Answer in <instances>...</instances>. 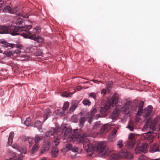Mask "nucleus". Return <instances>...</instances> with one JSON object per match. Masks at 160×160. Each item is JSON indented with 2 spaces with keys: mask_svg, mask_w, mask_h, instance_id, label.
I'll list each match as a JSON object with an SVG mask.
<instances>
[{
  "mask_svg": "<svg viewBox=\"0 0 160 160\" xmlns=\"http://www.w3.org/2000/svg\"><path fill=\"white\" fill-rule=\"evenodd\" d=\"M88 135V134L84 133L79 139L80 143H83V148L86 151L88 156H91L94 151L97 150L99 153H102L103 155H108L111 160H116L119 158V155L113 152L108 153V148L103 142H99L96 147L94 144L90 142L89 140L86 137Z\"/></svg>",
  "mask_w": 160,
  "mask_h": 160,
  "instance_id": "f257e3e1",
  "label": "nucleus"
},
{
  "mask_svg": "<svg viewBox=\"0 0 160 160\" xmlns=\"http://www.w3.org/2000/svg\"><path fill=\"white\" fill-rule=\"evenodd\" d=\"M70 130L66 129L65 127H62L61 128H51L46 133L45 138H49L50 135H53L56 138L54 140V143L55 146H57L60 142V138L62 134L64 133L63 135L64 138H68L70 136Z\"/></svg>",
  "mask_w": 160,
  "mask_h": 160,
  "instance_id": "f03ea898",
  "label": "nucleus"
},
{
  "mask_svg": "<svg viewBox=\"0 0 160 160\" xmlns=\"http://www.w3.org/2000/svg\"><path fill=\"white\" fill-rule=\"evenodd\" d=\"M32 23L30 22V24L29 25H24V22L21 21H18L17 22V25H19V27H22L24 28V31L26 32V33L22 34H21L22 32L20 31L18 32V35H21L26 38H29L37 41L39 43H42L44 41L43 38L41 36H38L37 37L35 34H31V32L29 31V30L32 27Z\"/></svg>",
  "mask_w": 160,
  "mask_h": 160,
  "instance_id": "7ed1b4c3",
  "label": "nucleus"
},
{
  "mask_svg": "<svg viewBox=\"0 0 160 160\" xmlns=\"http://www.w3.org/2000/svg\"><path fill=\"white\" fill-rule=\"evenodd\" d=\"M24 28L22 27H14L12 26H0V34L10 33L12 35H18V32H22L21 34L23 35L26 33V32L24 31Z\"/></svg>",
  "mask_w": 160,
  "mask_h": 160,
  "instance_id": "20e7f679",
  "label": "nucleus"
},
{
  "mask_svg": "<svg viewBox=\"0 0 160 160\" xmlns=\"http://www.w3.org/2000/svg\"><path fill=\"white\" fill-rule=\"evenodd\" d=\"M118 101V97L117 94H114L112 97V98L108 100L103 107H101L100 110L101 113L104 115L107 114V112L108 109L111 108L115 106Z\"/></svg>",
  "mask_w": 160,
  "mask_h": 160,
  "instance_id": "39448f33",
  "label": "nucleus"
},
{
  "mask_svg": "<svg viewBox=\"0 0 160 160\" xmlns=\"http://www.w3.org/2000/svg\"><path fill=\"white\" fill-rule=\"evenodd\" d=\"M144 102L143 101H141L139 104V108L137 112V114L139 116L142 115V112L143 113V116L145 118H147L149 116L152 109V106H149L147 108H145L144 111H143V108Z\"/></svg>",
  "mask_w": 160,
  "mask_h": 160,
  "instance_id": "423d86ee",
  "label": "nucleus"
},
{
  "mask_svg": "<svg viewBox=\"0 0 160 160\" xmlns=\"http://www.w3.org/2000/svg\"><path fill=\"white\" fill-rule=\"evenodd\" d=\"M17 10L18 7H17L11 8L9 6H8L4 8L3 11L4 12H8L12 14L15 13L16 15L23 17V15L22 13L17 12Z\"/></svg>",
  "mask_w": 160,
  "mask_h": 160,
  "instance_id": "0eeeda50",
  "label": "nucleus"
},
{
  "mask_svg": "<svg viewBox=\"0 0 160 160\" xmlns=\"http://www.w3.org/2000/svg\"><path fill=\"white\" fill-rule=\"evenodd\" d=\"M148 149V146L147 144L145 143L142 145L137 146L135 149L136 154H138L141 152L146 153Z\"/></svg>",
  "mask_w": 160,
  "mask_h": 160,
  "instance_id": "6e6552de",
  "label": "nucleus"
},
{
  "mask_svg": "<svg viewBox=\"0 0 160 160\" xmlns=\"http://www.w3.org/2000/svg\"><path fill=\"white\" fill-rule=\"evenodd\" d=\"M128 139L129 140L126 142V144L129 149L133 148L135 144V138L134 134L132 133L130 134Z\"/></svg>",
  "mask_w": 160,
  "mask_h": 160,
  "instance_id": "1a4fd4ad",
  "label": "nucleus"
},
{
  "mask_svg": "<svg viewBox=\"0 0 160 160\" xmlns=\"http://www.w3.org/2000/svg\"><path fill=\"white\" fill-rule=\"evenodd\" d=\"M52 135H50L49 138L48 139L47 138L46 139L45 138V136L44 137V141L45 142H46V143L44 144L42 148H41V153H43L46 151H48L51 145V142L49 141H48L47 140H49L50 138V136H52Z\"/></svg>",
  "mask_w": 160,
  "mask_h": 160,
  "instance_id": "9d476101",
  "label": "nucleus"
},
{
  "mask_svg": "<svg viewBox=\"0 0 160 160\" xmlns=\"http://www.w3.org/2000/svg\"><path fill=\"white\" fill-rule=\"evenodd\" d=\"M131 102L130 101H127L125 104L122 108L121 111L124 113L127 114L131 111Z\"/></svg>",
  "mask_w": 160,
  "mask_h": 160,
  "instance_id": "9b49d317",
  "label": "nucleus"
},
{
  "mask_svg": "<svg viewBox=\"0 0 160 160\" xmlns=\"http://www.w3.org/2000/svg\"><path fill=\"white\" fill-rule=\"evenodd\" d=\"M78 150V149L77 147H73L72 145L69 143L66 144L63 148V150L66 152L69 150H71L73 152H77Z\"/></svg>",
  "mask_w": 160,
  "mask_h": 160,
  "instance_id": "f8f14e48",
  "label": "nucleus"
},
{
  "mask_svg": "<svg viewBox=\"0 0 160 160\" xmlns=\"http://www.w3.org/2000/svg\"><path fill=\"white\" fill-rule=\"evenodd\" d=\"M111 129V125L109 124H107L103 125L100 131V134L103 132H107Z\"/></svg>",
  "mask_w": 160,
  "mask_h": 160,
  "instance_id": "ddd939ff",
  "label": "nucleus"
},
{
  "mask_svg": "<svg viewBox=\"0 0 160 160\" xmlns=\"http://www.w3.org/2000/svg\"><path fill=\"white\" fill-rule=\"evenodd\" d=\"M148 128L152 129L153 130H154L155 129L154 125L152 124L149 120L147 121L143 127V129H148Z\"/></svg>",
  "mask_w": 160,
  "mask_h": 160,
  "instance_id": "4468645a",
  "label": "nucleus"
},
{
  "mask_svg": "<svg viewBox=\"0 0 160 160\" xmlns=\"http://www.w3.org/2000/svg\"><path fill=\"white\" fill-rule=\"evenodd\" d=\"M79 102L78 100L73 101L72 103V105L69 108L70 113L73 112L78 107Z\"/></svg>",
  "mask_w": 160,
  "mask_h": 160,
  "instance_id": "2eb2a0df",
  "label": "nucleus"
},
{
  "mask_svg": "<svg viewBox=\"0 0 160 160\" xmlns=\"http://www.w3.org/2000/svg\"><path fill=\"white\" fill-rule=\"evenodd\" d=\"M51 112L50 109H47L44 112L43 118V122H44L51 115Z\"/></svg>",
  "mask_w": 160,
  "mask_h": 160,
  "instance_id": "dca6fc26",
  "label": "nucleus"
},
{
  "mask_svg": "<svg viewBox=\"0 0 160 160\" xmlns=\"http://www.w3.org/2000/svg\"><path fill=\"white\" fill-rule=\"evenodd\" d=\"M1 43L2 44V46L4 48L9 47L13 48L15 47V44L9 43L4 41L1 42Z\"/></svg>",
  "mask_w": 160,
  "mask_h": 160,
  "instance_id": "f3484780",
  "label": "nucleus"
},
{
  "mask_svg": "<svg viewBox=\"0 0 160 160\" xmlns=\"http://www.w3.org/2000/svg\"><path fill=\"white\" fill-rule=\"evenodd\" d=\"M119 111L116 108L113 111L112 115L111 118L112 119H115L119 115Z\"/></svg>",
  "mask_w": 160,
  "mask_h": 160,
  "instance_id": "a211bd4d",
  "label": "nucleus"
},
{
  "mask_svg": "<svg viewBox=\"0 0 160 160\" xmlns=\"http://www.w3.org/2000/svg\"><path fill=\"white\" fill-rule=\"evenodd\" d=\"M158 147V144H154L153 145L151 146L150 149V152L153 153L155 152L159 151V149Z\"/></svg>",
  "mask_w": 160,
  "mask_h": 160,
  "instance_id": "6ab92c4d",
  "label": "nucleus"
},
{
  "mask_svg": "<svg viewBox=\"0 0 160 160\" xmlns=\"http://www.w3.org/2000/svg\"><path fill=\"white\" fill-rule=\"evenodd\" d=\"M129 152H128L126 149H122L120 152V157L123 158H126L127 157V155Z\"/></svg>",
  "mask_w": 160,
  "mask_h": 160,
  "instance_id": "aec40b11",
  "label": "nucleus"
},
{
  "mask_svg": "<svg viewBox=\"0 0 160 160\" xmlns=\"http://www.w3.org/2000/svg\"><path fill=\"white\" fill-rule=\"evenodd\" d=\"M14 135V132H11L9 134L8 138V144L9 145H10L12 144V139Z\"/></svg>",
  "mask_w": 160,
  "mask_h": 160,
  "instance_id": "412c9836",
  "label": "nucleus"
},
{
  "mask_svg": "<svg viewBox=\"0 0 160 160\" xmlns=\"http://www.w3.org/2000/svg\"><path fill=\"white\" fill-rule=\"evenodd\" d=\"M43 136L37 135L35 137L34 141L35 143H38L43 139Z\"/></svg>",
  "mask_w": 160,
  "mask_h": 160,
  "instance_id": "4be33fe9",
  "label": "nucleus"
},
{
  "mask_svg": "<svg viewBox=\"0 0 160 160\" xmlns=\"http://www.w3.org/2000/svg\"><path fill=\"white\" fill-rule=\"evenodd\" d=\"M39 147V144L38 143H35L33 145L31 150V153L33 154L37 150Z\"/></svg>",
  "mask_w": 160,
  "mask_h": 160,
  "instance_id": "5701e85b",
  "label": "nucleus"
},
{
  "mask_svg": "<svg viewBox=\"0 0 160 160\" xmlns=\"http://www.w3.org/2000/svg\"><path fill=\"white\" fill-rule=\"evenodd\" d=\"M42 123L41 121H36L35 123L34 126L38 129H40L42 128Z\"/></svg>",
  "mask_w": 160,
  "mask_h": 160,
  "instance_id": "b1692460",
  "label": "nucleus"
},
{
  "mask_svg": "<svg viewBox=\"0 0 160 160\" xmlns=\"http://www.w3.org/2000/svg\"><path fill=\"white\" fill-rule=\"evenodd\" d=\"M86 121L85 117H82L79 119V126L81 128L84 126V124Z\"/></svg>",
  "mask_w": 160,
  "mask_h": 160,
  "instance_id": "393cba45",
  "label": "nucleus"
},
{
  "mask_svg": "<svg viewBox=\"0 0 160 160\" xmlns=\"http://www.w3.org/2000/svg\"><path fill=\"white\" fill-rule=\"evenodd\" d=\"M58 150L57 148H53L52 151V154L54 157H56L58 156Z\"/></svg>",
  "mask_w": 160,
  "mask_h": 160,
  "instance_id": "a878e982",
  "label": "nucleus"
},
{
  "mask_svg": "<svg viewBox=\"0 0 160 160\" xmlns=\"http://www.w3.org/2000/svg\"><path fill=\"white\" fill-rule=\"evenodd\" d=\"M94 119H97L96 118H94L93 116H92L90 115L89 116L87 117V120L88 121V123L90 124L92 122V121L93 118Z\"/></svg>",
  "mask_w": 160,
  "mask_h": 160,
  "instance_id": "bb28decb",
  "label": "nucleus"
},
{
  "mask_svg": "<svg viewBox=\"0 0 160 160\" xmlns=\"http://www.w3.org/2000/svg\"><path fill=\"white\" fill-rule=\"evenodd\" d=\"M69 106V102H65L64 104L63 107V110L66 111L68 108Z\"/></svg>",
  "mask_w": 160,
  "mask_h": 160,
  "instance_id": "cd10ccee",
  "label": "nucleus"
},
{
  "mask_svg": "<svg viewBox=\"0 0 160 160\" xmlns=\"http://www.w3.org/2000/svg\"><path fill=\"white\" fill-rule=\"evenodd\" d=\"M80 136V135L78 133H74L71 135V138L74 140L78 139Z\"/></svg>",
  "mask_w": 160,
  "mask_h": 160,
  "instance_id": "c85d7f7f",
  "label": "nucleus"
},
{
  "mask_svg": "<svg viewBox=\"0 0 160 160\" xmlns=\"http://www.w3.org/2000/svg\"><path fill=\"white\" fill-rule=\"evenodd\" d=\"M41 28L40 27H36L33 30V33H36L37 34L41 32Z\"/></svg>",
  "mask_w": 160,
  "mask_h": 160,
  "instance_id": "c756f323",
  "label": "nucleus"
},
{
  "mask_svg": "<svg viewBox=\"0 0 160 160\" xmlns=\"http://www.w3.org/2000/svg\"><path fill=\"white\" fill-rule=\"evenodd\" d=\"M31 121V119L30 118H27L26 120L24 122V124L27 126H29L30 122Z\"/></svg>",
  "mask_w": 160,
  "mask_h": 160,
  "instance_id": "7c9ffc66",
  "label": "nucleus"
},
{
  "mask_svg": "<svg viewBox=\"0 0 160 160\" xmlns=\"http://www.w3.org/2000/svg\"><path fill=\"white\" fill-rule=\"evenodd\" d=\"M133 123L132 122L130 121L129 124L128 128L131 131H133Z\"/></svg>",
  "mask_w": 160,
  "mask_h": 160,
  "instance_id": "2f4dec72",
  "label": "nucleus"
},
{
  "mask_svg": "<svg viewBox=\"0 0 160 160\" xmlns=\"http://www.w3.org/2000/svg\"><path fill=\"white\" fill-rule=\"evenodd\" d=\"M83 104L85 105L89 106L91 104V102L88 100L86 99L83 101Z\"/></svg>",
  "mask_w": 160,
  "mask_h": 160,
  "instance_id": "473e14b6",
  "label": "nucleus"
},
{
  "mask_svg": "<svg viewBox=\"0 0 160 160\" xmlns=\"http://www.w3.org/2000/svg\"><path fill=\"white\" fill-rule=\"evenodd\" d=\"M97 109L96 108H94L92 111L90 112L89 115L94 117V115L97 112Z\"/></svg>",
  "mask_w": 160,
  "mask_h": 160,
  "instance_id": "72a5a7b5",
  "label": "nucleus"
},
{
  "mask_svg": "<svg viewBox=\"0 0 160 160\" xmlns=\"http://www.w3.org/2000/svg\"><path fill=\"white\" fill-rule=\"evenodd\" d=\"M125 158H127L129 160H132L133 159V156L132 154L129 152L127 155V157H126Z\"/></svg>",
  "mask_w": 160,
  "mask_h": 160,
  "instance_id": "f704fd0d",
  "label": "nucleus"
},
{
  "mask_svg": "<svg viewBox=\"0 0 160 160\" xmlns=\"http://www.w3.org/2000/svg\"><path fill=\"white\" fill-rule=\"evenodd\" d=\"M113 85V82H112L110 81L108 82L107 84V89L108 90H109V88H112Z\"/></svg>",
  "mask_w": 160,
  "mask_h": 160,
  "instance_id": "c9c22d12",
  "label": "nucleus"
},
{
  "mask_svg": "<svg viewBox=\"0 0 160 160\" xmlns=\"http://www.w3.org/2000/svg\"><path fill=\"white\" fill-rule=\"evenodd\" d=\"M96 93L95 92H91L89 94V97L93 98L94 99H96Z\"/></svg>",
  "mask_w": 160,
  "mask_h": 160,
  "instance_id": "e433bc0d",
  "label": "nucleus"
},
{
  "mask_svg": "<svg viewBox=\"0 0 160 160\" xmlns=\"http://www.w3.org/2000/svg\"><path fill=\"white\" fill-rule=\"evenodd\" d=\"M75 92V91L74 90V92H70V93L69 94V93H68V92L65 91V92H64L63 93V96H64L65 97H68L70 96V94H71V95H72V94L73 93H74Z\"/></svg>",
  "mask_w": 160,
  "mask_h": 160,
  "instance_id": "4c0bfd02",
  "label": "nucleus"
},
{
  "mask_svg": "<svg viewBox=\"0 0 160 160\" xmlns=\"http://www.w3.org/2000/svg\"><path fill=\"white\" fill-rule=\"evenodd\" d=\"M117 145L118 146L119 148H122L123 146V144L122 143V140H120L118 142Z\"/></svg>",
  "mask_w": 160,
  "mask_h": 160,
  "instance_id": "58836bf2",
  "label": "nucleus"
},
{
  "mask_svg": "<svg viewBox=\"0 0 160 160\" xmlns=\"http://www.w3.org/2000/svg\"><path fill=\"white\" fill-rule=\"evenodd\" d=\"M26 148L25 147H24L20 149V152H21V153L25 154L26 153Z\"/></svg>",
  "mask_w": 160,
  "mask_h": 160,
  "instance_id": "ea45409f",
  "label": "nucleus"
},
{
  "mask_svg": "<svg viewBox=\"0 0 160 160\" xmlns=\"http://www.w3.org/2000/svg\"><path fill=\"white\" fill-rule=\"evenodd\" d=\"M4 53L8 57H10L12 55V53L11 51H6L4 52Z\"/></svg>",
  "mask_w": 160,
  "mask_h": 160,
  "instance_id": "a19ab883",
  "label": "nucleus"
},
{
  "mask_svg": "<svg viewBox=\"0 0 160 160\" xmlns=\"http://www.w3.org/2000/svg\"><path fill=\"white\" fill-rule=\"evenodd\" d=\"M147 158L144 155H142L138 158V160H147Z\"/></svg>",
  "mask_w": 160,
  "mask_h": 160,
  "instance_id": "79ce46f5",
  "label": "nucleus"
},
{
  "mask_svg": "<svg viewBox=\"0 0 160 160\" xmlns=\"http://www.w3.org/2000/svg\"><path fill=\"white\" fill-rule=\"evenodd\" d=\"M117 130L116 129H114L112 130V132L111 134L109 136V138H110L111 135L113 136V135H114L117 132Z\"/></svg>",
  "mask_w": 160,
  "mask_h": 160,
  "instance_id": "37998d69",
  "label": "nucleus"
},
{
  "mask_svg": "<svg viewBox=\"0 0 160 160\" xmlns=\"http://www.w3.org/2000/svg\"><path fill=\"white\" fill-rule=\"evenodd\" d=\"M99 125H100V123H99V122H96L95 123V124L93 126L94 129H97L98 128V126Z\"/></svg>",
  "mask_w": 160,
  "mask_h": 160,
  "instance_id": "c03bdc74",
  "label": "nucleus"
},
{
  "mask_svg": "<svg viewBox=\"0 0 160 160\" xmlns=\"http://www.w3.org/2000/svg\"><path fill=\"white\" fill-rule=\"evenodd\" d=\"M109 91V90H107L106 89H103L101 91V94H103V95H106V92H107V91Z\"/></svg>",
  "mask_w": 160,
  "mask_h": 160,
  "instance_id": "a18cd8bd",
  "label": "nucleus"
},
{
  "mask_svg": "<svg viewBox=\"0 0 160 160\" xmlns=\"http://www.w3.org/2000/svg\"><path fill=\"white\" fill-rule=\"evenodd\" d=\"M36 56H42L43 55V53L40 51H38L36 53Z\"/></svg>",
  "mask_w": 160,
  "mask_h": 160,
  "instance_id": "49530a36",
  "label": "nucleus"
},
{
  "mask_svg": "<svg viewBox=\"0 0 160 160\" xmlns=\"http://www.w3.org/2000/svg\"><path fill=\"white\" fill-rule=\"evenodd\" d=\"M9 160H22V158L21 157H19L17 158H14L12 159L11 158H9Z\"/></svg>",
  "mask_w": 160,
  "mask_h": 160,
  "instance_id": "de8ad7c7",
  "label": "nucleus"
},
{
  "mask_svg": "<svg viewBox=\"0 0 160 160\" xmlns=\"http://www.w3.org/2000/svg\"><path fill=\"white\" fill-rule=\"evenodd\" d=\"M13 147L16 149H17L18 150H19V146L17 144H14L13 146Z\"/></svg>",
  "mask_w": 160,
  "mask_h": 160,
  "instance_id": "09e8293b",
  "label": "nucleus"
},
{
  "mask_svg": "<svg viewBox=\"0 0 160 160\" xmlns=\"http://www.w3.org/2000/svg\"><path fill=\"white\" fill-rule=\"evenodd\" d=\"M33 140V139L31 138H28V142L30 145H32V142Z\"/></svg>",
  "mask_w": 160,
  "mask_h": 160,
  "instance_id": "8fccbe9b",
  "label": "nucleus"
},
{
  "mask_svg": "<svg viewBox=\"0 0 160 160\" xmlns=\"http://www.w3.org/2000/svg\"><path fill=\"white\" fill-rule=\"evenodd\" d=\"M20 52H21L20 50L19 49H18V50H15V52L16 53H20Z\"/></svg>",
  "mask_w": 160,
  "mask_h": 160,
  "instance_id": "3c124183",
  "label": "nucleus"
},
{
  "mask_svg": "<svg viewBox=\"0 0 160 160\" xmlns=\"http://www.w3.org/2000/svg\"><path fill=\"white\" fill-rule=\"evenodd\" d=\"M22 45H17L16 47L18 48H19V49H21V47H22Z\"/></svg>",
  "mask_w": 160,
  "mask_h": 160,
  "instance_id": "603ef678",
  "label": "nucleus"
},
{
  "mask_svg": "<svg viewBox=\"0 0 160 160\" xmlns=\"http://www.w3.org/2000/svg\"><path fill=\"white\" fill-rule=\"evenodd\" d=\"M37 49V47L36 46H33L32 48H30L31 50H32V49L35 50Z\"/></svg>",
  "mask_w": 160,
  "mask_h": 160,
  "instance_id": "864d4df0",
  "label": "nucleus"
},
{
  "mask_svg": "<svg viewBox=\"0 0 160 160\" xmlns=\"http://www.w3.org/2000/svg\"><path fill=\"white\" fill-rule=\"evenodd\" d=\"M92 81H93L95 82L98 83V82H101L100 81H98L97 80H92Z\"/></svg>",
  "mask_w": 160,
  "mask_h": 160,
  "instance_id": "5fc2aeb1",
  "label": "nucleus"
},
{
  "mask_svg": "<svg viewBox=\"0 0 160 160\" xmlns=\"http://www.w3.org/2000/svg\"><path fill=\"white\" fill-rule=\"evenodd\" d=\"M41 160H47V159L46 158L42 157L41 158Z\"/></svg>",
  "mask_w": 160,
  "mask_h": 160,
  "instance_id": "6e6d98bb",
  "label": "nucleus"
},
{
  "mask_svg": "<svg viewBox=\"0 0 160 160\" xmlns=\"http://www.w3.org/2000/svg\"><path fill=\"white\" fill-rule=\"evenodd\" d=\"M150 138H150V142H152V138H153V137L152 136V135H151V137H150Z\"/></svg>",
  "mask_w": 160,
  "mask_h": 160,
  "instance_id": "4d7b16f0",
  "label": "nucleus"
},
{
  "mask_svg": "<svg viewBox=\"0 0 160 160\" xmlns=\"http://www.w3.org/2000/svg\"><path fill=\"white\" fill-rule=\"evenodd\" d=\"M96 116L97 117V118H98L100 116L98 114H97Z\"/></svg>",
  "mask_w": 160,
  "mask_h": 160,
  "instance_id": "13d9d810",
  "label": "nucleus"
},
{
  "mask_svg": "<svg viewBox=\"0 0 160 160\" xmlns=\"http://www.w3.org/2000/svg\"><path fill=\"white\" fill-rule=\"evenodd\" d=\"M2 51L0 49V53H2Z\"/></svg>",
  "mask_w": 160,
  "mask_h": 160,
  "instance_id": "bf43d9fd",
  "label": "nucleus"
},
{
  "mask_svg": "<svg viewBox=\"0 0 160 160\" xmlns=\"http://www.w3.org/2000/svg\"><path fill=\"white\" fill-rule=\"evenodd\" d=\"M154 160H160V159L159 158H158V159H155Z\"/></svg>",
  "mask_w": 160,
  "mask_h": 160,
  "instance_id": "052dcab7",
  "label": "nucleus"
},
{
  "mask_svg": "<svg viewBox=\"0 0 160 160\" xmlns=\"http://www.w3.org/2000/svg\"><path fill=\"white\" fill-rule=\"evenodd\" d=\"M75 118V116H73L72 117V119Z\"/></svg>",
  "mask_w": 160,
  "mask_h": 160,
  "instance_id": "680f3d73",
  "label": "nucleus"
},
{
  "mask_svg": "<svg viewBox=\"0 0 160 160\" xmlns=\"http://www.w3.org/2000/svg\"><path fill=\"white\" fill-rule=\"evenodd\" d=\"M88 82H84L83 83H88Z\"/></svg>",
  "mask_w": 160,
  "mask_h": 160,
  "instance_id": "e2e57ef3",
  "label": "nucleus"
},
{
  "mask_svg": "<svg viewBox=\"0 0 160 160\" xmlns=\"http://www.w3.org/2000/svg\"><path fill=\"white\" fill-rule=\"evenodd\" d=\"M2 1V0H0V2H1ZM1 7V4H0V7Z\"/></svg>",
  "mask_w": 160,
  "mask_h": 160,
  "instance_id": "0e129e2a",
  "label": "nucleus"
}]
</instances>
